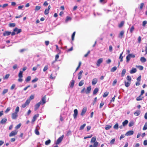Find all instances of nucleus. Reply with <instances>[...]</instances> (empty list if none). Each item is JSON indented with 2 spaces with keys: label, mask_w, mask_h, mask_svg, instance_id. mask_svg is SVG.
<instances>
[{
  "label": "nucleus",
  "mask_w": 147,
  "mask_h": 147,
  "mask_svg": "<svg viewBox=\"0 0 147 147\" xmlns=\"http://www.w3.org/2000/svg\"><path fill=\"white\" fill-rule=\"evenodd\" d=\"M64 137V135H63L61 136L57 140L56 142L55 143V144H58L60 143H61L62 141V140Z\"/></svg>",
  "instance_id": "nucleus-1"
},
{
  "label": "nucleus",
  "mask_w": 147,
  "mask_h": 147,
  "mask_svg": "<svg viewBox=\"0 0 147 147\" xmlns=\"http://www.w3.org/2000/svg\"><path fill=\"white\" fill-rule=\"evenodd\" d=\"M74 114L73 115L74 118L75 119H76L77 117L78 112L77 109H76L74 110Z\"/></svg>",
  "instance_id": "nucleus-2"
},
{
  "label": "nucleus",
  "mask_w": 147,
  "mask_h": 147,
  "mask_svg": "<svg viewBox=\"0 0 147 147\" xmlns=\"http://www.w3.org/2000/svg\"><path fill=\"white\" fill-rule=\"evenodd\" d=\"M17 132L18 131L16 130H15L14 131H13L9 134V136L10 137H11L14 136L17 134Z\"/></svg>",
  "instance_id": "nucleus-3"
},
{
  "label": "nucleus",
  "mask_w": 147,
  "mask_h": 147,
  "mask_svg": "<svg viewBox=\"0 0 147 147\" xmlns=\"http://www.w3.org/2000/svg\"><path fill=\"white\" fill-rule=\"evenodd\" d=\"M42 104L41 101H40L39 102L36 104L35 106L34 110L35 111H36L39 107L40 105Z\"/></svg>",
  "instance_id": "nucleus-4"
},
{
  "label": "nucleus",
  "mask_w": 147,
  "mask_h": 147,
  "mask_svg": "<svg viewBox=\"0 0 147 147\" xmlns=\"http://www.w3.org/2000/svg\"><path fill=\"white\" fill-rule=\"evenodd\" d=\"M134 132L132 130H130L128 131L125 134L126 136H130L134 134Z\"/></svg>",
  "instance_id": "nucleus-5"
},
{
  "label": "nucleus",
  "mask_w": 147,
  "mask_h": 147,
  "mask_svg": "<svg viewBox=\"0 0 147 147\" xmlns=\"http://www.w3.org/2000/svg\"><path fill=\"white\" fill-rule=\"evenodd\" d=\"M46 96H45H45L43 97H42V98L41 100L40 101H41V102H42L41 105H43L46 102Z\"/></svg>",
  "instance_id": "nucleus-6"
},
{
  "label": "nucleus",
  "mask_w": 147,
  "mask_h": 147,
  "mask_svg": "<svg viewBox=\"0 0 147 147\" xmlns=\"http://www.w3.org/2000/svg\"><path fill=\"white\" fill-rule=\"evenodd\" d=\"M124 33V31L122 30L121 31L120 34L119 35L118 37L121 39L123 37Z\"/></svg>",
  "instance_id": "nucleus-7"
},
{
  "label": "nucleus",
  "mask_w": 147,
  "mask_h": 147,
  "mask_svg": "<svg viewBox=\"0 0 147 147\" xmlns=\"http://www.w3.org/2000/svg\"><path fill=\"white\" fill-rule=\"evenodd\" d=\"M18 114L16 113H13L12 114V118L13 119H16L18 117Z\"/></svg>",
  "instance_id": "nucleus-8"
},
{
  "label": "nucleus",
  "mask_w": 147,
  "mask_h": 147,
  "mask_svg": "<svg viewBox=\"0 0 147 147\" xmlns=\"http://www.w3.org/2000/svg\"><path fill=\"white\" fill-rule=\"evenodd\" d=\"M87 110V108L86 107H85L83 108L82 110V112L81 113V115L83 116L86 113Z\"/></svg>",
  "instance_id": "nucleus-9"
},
{
  "label": "nucleus",
  "mask_w": 147,
  "mask_h": 147,
  "mask_svg": "<svg viewBox=\"0 0 147 147\" xmlns=\"http://www.w3.org/2000/svg\"><path fill=\"white\" fill-rule=\"evenodd\" d=\"M91 90V88L90 86L88 87L86 90L85 91V92L86 94H88L90 93V91Z\"/></svg>",
  "instance_id": "nucleus-10"
},
{
  "label": "nucleus",
  "mask_w": 147,
  "mask_h": 147,
  "mask_svg": "<svg viewBox=\"0 0 147 147\" xmlns=\"http://www.w3.org/2000/svg\"><path fill=\"white\" fill-rule=\"evenodd\" d=\"M51 6L49 5L48 6V8L46 9L44 11V13L45 15H47L49 13V10L51 8Z\"/></svg>",
  "instance_id": "nucleus-11"
},
{
  "label": "nucleus",
  "mask_w": 147,
  "mask_h": 147,
  "mask_svg": "<svg viewBox=\"0 0 147 147\" xmlns=\"http://www.w3.org/2000/svg\"><path fill=\"white\" fill-rule=\"evenodd\" d=\"M103 61V59L102 58H100L98 59L96 63V65L97 66H98L100 65V64Z\"/></svg>",
  "instance_id": "nucleus-12"
},
{
  "label": "nucleus",
  "mask_w": 147,
  "mask_h": 147,
  "mask_svg": "<svg viewBox=\"0 0 147 147\" xmlns=\"http://www.w3.org/2000/svg\"><path fill=\"white\" fill-rule=\"evenodd\" d=\"M39 115L38 114H37L36 115H35L33 117L32 119V122H34L36 120L37 117H38L39 116Z\"/></svg>",
  "instance_id": "nucleus-13"
},
{
  "label": "nucleus",
  "mask_w": 147,
  "mask_h": 147,
  "mask_svg": "<svg viewBox=\"0 0 147 147\" xmlns=\"http://www.w3.org/2000/svg\"><path fill=\"white\" fill-rule=\"evenodd\" d=\"M39 126L38 125H37L35 129V134L37 135H39L40 133L38 131V127H39Z\"/></svg>",
  "instance_id": "nucleus-14"
},
{
  "label": "nucleus",
  "mask_w": 147,
  "mask_h": 147,
  "mask_svg": "<svg viewBox=\"0 0 147 147\" xmlns=\"http://www.w3.org/2000/svg\"><path fill=\"white\" fill-rule=\"evenodd\" d=\"M98 82V80L97 78H95L93 79L92 81V85H94L96 84Z\"/></svg>",
  "instance_id": "nucleus-15"
},
{
  "label": "nucleus",
  "mask_w": 147,
  "mask_h": 147,
  "mask_svg": "<svg viewBox=\"0 0 147 147\" xmlns=\"http://www.w3.org/2000/svg\"><path fill=\"white\" fill-rule=\"evenodd\" d=\"M14 32H17V34H18L22 31L21 29H18L17 28H16L14 30Z\"/></svg>",
  "instance_id": "nucleus-16"
},
{
  "label": "nucleus",
  "mask_w": 147,
  "mask_h": 147,
  "mask_svg": "<svg viewBox=\"0 0 147 147\" xmlns=\"http://www.w3.org/2000/svg\"><path fill=\"white\" fill-rule=\"evenodd\" d=\"M141 111L140 110H137L134 113V114L136 116H138L140 114Z\"/></svg>",
  "instance_id": "nucleus-17"
},
{
  "label": "nucleus",
  "mask_w": 147,
  "mask_h": 147,
  "mask_svg": "<svg viewBox=\"0 0 147 147\" xmlns=\"http://www.w3.org/2000/svg\"><path fill=\"white\" fill-rule=\"evenodd\" d=\"M136 71L137 69L136 68H133L131 70L130 72V74H133L136 73Z\"/></svg>",
  "instance_id": "nucleus-18"
},
{
  "label": "nucleus",
  "mask_w": 147,
  "mask_h": 147,
  "mask_svg": "<svg viewBox=\"0 0 147 147\" xmlns=\"http://www.w3.org/2000/svg\"><path fill=\"white\" fill-rule=\"evenodd\" d=\"M11 33V32L9 31H5L3 33V36H9L10 35V34Z\"/></svg>",
  "instance_id": "nucleus-19"
},
{
  "label": "nucleus",
  "mask_w": 147,
  "mask_h": 147,
  "mask_svg": "<svg viewBox=\"0 0 147 147\" xmlns=\"http://www.w3.org/2000/svg\"><path fill=\"white\" fill-rule=\"evenodd\" d=\"M7 121V119L6 118L3 119L0 121V123L3 124L5 123Z\"/></svg>",
  "instance_id": "nucleus-20"
},
{
  "label": "nucleus",
  "mask_w": 147,
  "mask_h": 147,
  "mask_svg": "<svg viewBox=\"0 0 147 147\" xmlns=\"http://www.w3.org/2000/svg\"><path fill=\"white\" fill-rule=\"evenodd\" d=\"M126 69H123L122 70V72H121V77H123L124 76L125 74L126 73Z\"/></svg>",
  "instance_id": "nucleus-21"
},
{
  "label": "nucleus",
  "mask_w": 147,
  "mask_h": 147,
  "mask_svg": "<svg viewBox=\"0 0 147 147\" xmlns=\"http://www.w3.org/2000/svg\"><path fill=\"white\" fill-rule=\"evenodd\" d=\"M75 81L74 80H72L70 83V87L71 88L73 87Z\"/></svg>",
  "instance_id": "nucleus-22"
},
{
  "label": "nucleus",
  "mask_w": 147,
  "mask_h": 147,
  "mask_svg": "<svg viewBox=\"0 0 147 147\" xmlns=\"http://www.w3.org/2000/svg\"><path fill=\"white\" fill-rule=\"evenodd\" d=\"M98 89L97 88H96L93 91V94L94 95H96V94L97 93V92H98Z\"/></svg>",
  "instance_id": "nucleus-23"
},
{
  "label": "nucleus",
  "mask_w": 147,
  "mask_h": 147,
  "mask_svg": "<svg viewBox=\"0 0 147 147\" xmlns=\"http://www.w3.org/2000/svg\"><path fill=\"white\" fill-rule=\"evenodd\" d=\"M71 18L70 17L67 16L66 17V20H65V22H67L69 21H71Z\"/></svg>",
  "instance_id": "nucleus-24"
},
{
  "label": "nucleus",
  "mask_w": 147,
  "mask_h": 147,
  "mask_svg": "<svg viewBox=\"0 0 147 147\" xmlns=\"http://www.w3.org/2000/svg\"><path fill=\"white\" fill-rule=\"evenodd\" d=\"M96 140V137H92V139L91 141H90V142L91 143H94L95 142V141Z\"/></svg>",
  "instance_id": "nucleus-25"
},
{
  "label": "nucleus",
  "mask_w": 147,
  "mask_h": 147,
  "mask_svg": "<svg viewBox=\"0 0 147 147\" xmlns=\"http://www.w3.org/2000/svg\"><path fill=\"white\" fill-rule=\"evenodd\" d=\"M140 61L142 63H144L146 61V59L144 57H142L140 58Z\"/></svg>",
  "instance_id": "nucleus-26"
},
{
  "label": "nucleus",
  "mask_w": 147,
  "mask_h": 147,
  "mask_svg": "<svg viewBox=\"0 0 147 147\" xmlns=\"http://www.w3.org/2000/svg\"><path fill=\"white\" fill-rule=\"evenodd\" d=\"M117 69V67L116 66H114L112 67L111 69V71L112 72H114Z\"/></svg>",
  "instance_id": "nucleus-27"
},
{
  "label": "nucleus",
  "mask_w": 147,
  "mask_h": 147,
  "mask_svg": "<svg viewBox=\"0 0 147 147\" xmlns=\"http://www.w3.org/2000/svg\"><path fill=\"white\" fill-rule=\"evenodd\" d=\"M128 123V121L127 120H125L122 123V124L123 125V126H125V125H126Z\"/></svg>",
  "instance_id": "nucleus-28"
},
{
  "label": "nucleus",
  "mask_w": 147,
  "mask_h": 147,
  "mask_svg": "<svg viewBox=\"0 0 147 147\" xmlns=\"http://www.w3.org/2000/svg\"><path fill=\"white\" fill-rule=\"evenodd\" d=\"M130 82H125V86L127 87H129V85H130Z\"/></svg>",
  "instance_id": "nucleus-29"
},
{
  "label": "nucleus",
  "mask_w": 147,
  "mask_h": 147,
  "mask_svg": "<svg viewBox=\"0 0 147 147\" xmlns=\"http://www.w3.org/2000/svg\"><path fill=\"white\" fill-rule=\"evenodd\" d=\"M112 127V126L110 125H106L105 128V129L106 130H108L109 129H110Z\"/></svg>",
  "instance_id": "nucleus-30"
},
{
  "label": "nucleus",
  "mask_w": 147,
  "mask_h": 147,
  "mask_svg": "<svg viewBox=\"0 0 147 147\" xmlns=\"http://www.w3.org/2000/svg\"><path fill=\"white\" fill-rule=\"evenodd\" d=\"M124 22L123 21H121L120 23L119 24V28L121 27L124 25Z\"/></svg>",
  "instance_id": "nucleus-31"
},
{
  "label": "nucleus",
  "mask_w": 147,
  "mask_h": 147,
  "mask_svg": "<svg viewBox=\"0 0 147 147\" xmlns=\"http://www.w3.org/2000/svg\"><path fill=\"white\" fill-rule=\"evenodd\" d=\"M22 74L23 72L21 71H20L18 74V76L20 78H22L23 77Z\"/></svg>",
  "instance_id": "nucleus-32"
},
{
  "label": "nucleus",
  "mask_w": 147,
  "mask_h": 147,
  "mask_svg": "<svg viewBox=\"0 0 147 147\" xmlns=\"http://www.w3.org/2000/svg\"><path fill=\"white\" fill-rule=\"evenodd\" d=\"M147 129V122L145 123V125L143 127V129L144 130H146Z\"/></svg>",
  "instance_id": "nucleus-33"
},
{
  "label": "nucleus",
  "mask_w": 147,
  "mask_h": 147,
  "mask_svg": "<svg viewBox=\"0 0 147 147\" xmlns=\"http://www.w3.org/2000/svg\"><path fill=\"white\" fill-rule=\"evenodd\" d=\"M119 128V125L118 123H116L113 126V128L116 129H118Z\"/></svg>",
  "instance_id": "nucleus-34"
},
{
  "label": "nucleus",
  "mask_w": 147,
  "mask_h": 147,
  "mask_svg": "<svg viewBox=\"0 0 147 147\" xmlns=\"http://www.w3.org/2000/svg\"><path fill=\"white\" fill-rule=\"evenodd\" d=\"M86 125V124L85 123L83 125H82L80 127V130H82L83 129L85 126Z\"/></svg>",
  "instance_id": "nucleus-35"
},
{
  "label": "nucleus",
  "mask_w": 147,
  "mask_h": 147,
  "mask_svg": "<svg viewBox=\"0 0 147 147\" xmlns=\"http://www.w3.org/2000/svg\"><path fill=\"white\" fill-rule=\"evenodd\" d=\"M84 80H82L79 83V86H82L84 84Z\"/></svg>",
  "instance_id": "nucleus-36"
},
{
  "label": "nucleus",
  "mask_w": 147,
  "mask_h": 147,
  "mask_svg": "<svg viewBox=\"0 0 147 147\" xmlns=\"http://www.w3.org/2000/svg\"><path fill=\"white\" fill-rule=\"evenodd\" d=\"M134 124V123L132 121H130L129 124V126L131 127Z\"/></svg>",
  "instance_id": "nucleus-37"
},
{
  "label": "nucleus",
  "mask_w": 147,
  "mask_h": 147,
  "mask_svg": "<svg viewBox=\"0 0 147 147\" xmlns=\"http://www.w3.org/2000/svg\"><path fill=\"white\" fill-rule=\"evenodd\" d=\"M123 52L121 53L120 55L119 58L120 59V61L122 62L123 61V57H122V55L123 54Z\"/></svg>",
  "instance_id": "nucleus-38"
},
{
  "label": "nucleus",
  "mask_w": 147,
  "mask_h": 147,
  "mask_svg": "<svg viewBox=\"0 0 147 147\" xmlns=\"http://www.w3.org/2000/svg\"><path fill=\"white\" fill-rule=\"evenodd\" d=\"M51 140H48L46 141L45 142V144L46 145H48L51 143Z\"/></svg>",
  "instance_id": "nucleus-39"
},
{
  "label": "nucleus",
  "mask_w": 147,
  "mask_h": 147,
  "mask_svg": "<svg viewBox=\"0 0 147 147\" xmlns=\"http://www.w3.org/2000/svg\"><path fill=\"white\" fill-rule=\"evenodd\" d=\"M109 94V92H106L104 93L103 96V97H107Z\"/></svg>",
  "instance_id": "nucleus-40"
},
{
  "label": "nucleus",
  "mask_w": 147,
  "mask_h": 147,
  "mask_svg": "<svg viewBox=\"0 0 147 147\" xmlns=\"http://www.w3.org/2000/svg\"><path fill=\"white\" fill-rule=\"evenodd\" d=\"M131 58L130 56H129V54L127 55L126 57V61L127 62H128L129 61L130 59Z\"/></svg>",
  "instance_id": "nucleus-41"
},
{
  "label": "nucleus",
  "mask_w": 147,
  "mask_h": 147,
  "mask_svg": "<svg viewBox=\"0 0 147 147\" xmlns=\"http://www.w3.org/2000/svg\"><path fill=\"white\" fill-rule=\"evenodd\" d=\"M98 142H94L93 147H97L98 146Z\"/></svg>",
  "instance_id": "nucleus-42"
},
{
  "label": "nucleus",
  "mask_w": 147,
  "mask_h": 147,
  "mask_svg": "<svg viewBox=\"0 0 147 147\" xmlns=\"http://www.w3.org/2000/svg\"><path fill=\"white\" fill-rule=\"evenodd\" d=\"M115 138L112 139L110 142V144H114L115 141Z\"/></svg>",
  "instance_id": "nucleus-43"
},
{
  "label": "nucleus",
  "mask_w": 147,
  "mask_h": 147,
  "mask_svg": "<svg viewBox=\"0 0 147 147\" xmlns=\"http://www.w3.org/2000/svg\"><path fill=\"white\" fill-rule=\"evenodd\" d=\"M31 79V77L30 76H28L26 79V82H28L30 81Z\"/></svg>",
  "instance_id": "nucleus-44"
},
{
  "label": "nucleus",
  "mask_w": 147,
  "mask_h": 147,
  "mask_svg": "<svg viewBox=\"0 0 147 147\" xmlns=\"http://www.w3.org/2000/svg\"><path fill=\"white\" fill-rule=\"evenodd\" d=\"M11 109V108L10 107H8L7 108V109L5 110V113H7Z\"/></svg>",
  "instance_id": "nucleus-45"
},
{
  "label": "nucleus",
  "mask_w": 147,
  "mask_h": 147,
  "mask_svg": "<svg viewBox=\"0 0 147 147\" xmlns=\"http://www.w3.org/2000/svg\"><path fill=\"white\" fill-rule=\"evenodd\" d=\"M134 30V26H132L130 29V32L131 33H132Z\"/></svg>",
  "instance_id": "nucleus-46"
},
{
  "label": "nucleus",
  "mask_w": 147,
  "mask_h": 147,
  "mask_svg": "<svg viewBox=\"0 0 147 147\" xmlns=\"http://www.w3.org/2000/svg\"><path fill=\"white\" fill-rule=\"evenodd\" d=\"M48 67L47 65H46L45 66L44 68L43 71L44 72H45L48 69Z\"/></svg>",
  "instance_id": "nucleus-47"
},
{
  "label": "nucleus",
  "mask_w": 147,
  "mask_h": 147,
  "mask_svg": "<svg viewBox=\"0 0 147 147\" xmlns=\"http://www.w3.org/2000/svg\"><path fill=\"white\" fill-rule=\"evenodd\" d=\"M8 90L7 89H4L2 92V94L4 95L8 92Z\"/></svg>",
  "instance_id": "nucleus-48"
},
{
  "label": "nucleus",
  "mask_w": 147,
  "mask_h": 147,
  "mask_svg": "<svg viewBox=\"0 0 147 147\" xmlns=\"http://www.w3.org/2000/svg\"><path fill=\"white\" fill-rule=\"evenodd\" d=\"M16 24L15 23H10L9 24V26L10 27H14L15 26Z\"/></svg>",
  "instance_id": "nucleus-49"
},
{
  "label": "nucleus",
  "mask_w": 147,
  "mask_h": 147,
  "mask_svg": "<svg viewBox=\"0 0 147 147\" xmlns=\"http://www.w3.org/2000/svg\"><path fill=\"white\" fill-rule=\"evenodd\" d=\"M75 33H76V32H74L72 35V36H71V39H72V40H73L74 39V36H75Z\"/></svg>",
  "instance_id": "nucleus-50"
},
{
  "label": "nucleus",
  "mask_w": 147,
  "mask_h": 147,
  "mask_svg": "<svg viewBox=\"0 0 147 147\" xmlns=\"http://www.w3.org/2000/svg\"><path fill=\"white\" fill-rule=\"evenodd\" d=\"M40 6H36L35 7V11H38L40 9Z\"/></svg>",
  "instance_id": "nucleus-51"
},
{
  "label": "nucleus",
  "mask_w": 147,
  "mask_h": 147,
  "mask_svg": "<svg viewBox=\"0 0 147 147\" xmlns=\"http://www.w3.org/2000/svg\"><path fill=\"white\" fill-rule=\"evenodd\" d=\"M126 78L129 82H130L131 78L130 76H128Z\"/></svg>",
  "instance_id": "nucleus-52"
},
{
  "label": "nucleus",
  "mask_w": 147,
  "mask_h": 147,
  "mask_svg": "<svg viewBox=\"0 0 147 147\" xmlns=\"http://www.w3.org/2000/svg\"><path fill=\"white\" fill-rule=\"evenodd\" d=\"M38 80V78H35V79H34L32 81V83H34L35 82H37Z\"/></svg>",
  "instance_id": "nucleus-53"
},
{
  "label": "nucleus",
  "mask_w": 147,
  "mask_h": 147,
  "mask_svg": "<svg viewBox=\"0 0 147 147\" xmlns=\"http://www.w3.org/2000/svg\"><path fill=\"white\" fill-rule=\"evenodd\" d=\"M30 100H29V99H28L25 102V103L27 105H28L29 103H30Z\"/></svg>",
  "instance_id": "nucleus-54"
},
{
  "label": "nucleus",
  "mask_w": 147,
  "mask_h": 147,
  "mask_svg": "<svg viewBox=\"0 0 147 147\" xmlns=\"http://www.w3.org/2000/svg\"><path fill=\"white\" fill-rule=\"evenodd\" d=\"M140 95L139 96V97H138L136 98V100L137 101H140V100H141L142 99V98H141L140 96Z\"/></svg>",
  "instance_id": "nucleus-55"
},
{
  "label": "nucleus",
  "mask_w": 147,
  "mask_h": 147,
  "mask_svg": "<svg viewBox=\"0 0 147 147\" xmlns=\"http://www.w3.org/2000/svg\"><path fill=\"white\" fill-rule=\"evenodd\" d=\"M19 107H16V109H15V113H18V112L19 111Z\"/></svg>",
  "instance_id": "nucleus-56"
},
{
  "label": "nucleus",
  "mask_w": 147,
  "mask_h": 147,
  "mask_svg": "<svg viewBox=\"0 0 147 147\" xmlns=\"http://www.w3.org/2000/svg\"><path fill=\"white\" fill-rule=\"evenodd\" d=\"M9 76L10 75L9 74H7L3 78L4 79H7L9 77Z\"/></svg>",
  "instance_id": "nucleus-57"
},
{
  "label": "nucleus",
  "mask_w": 147,
  "mask_h": 147,
  "mask_svg": "<svg viewBox=\"0 0 147 147\" xmlns=\"http://www.w3.org/2000/svg\"><path fill=\"white\" fill-rule=\"evenodd\" d=\"M147 24V21L145 20L143 22L142 26H145Z\"/></svg>",
  "instance_id": "nucleus-58"
},
{
  "label": "nucleus",
  "mask_w": 147,
  "mask_h": 147,
  "mask_svg": "<svg viewBox=\"0 0 147 147\" xmlns=\"http://www.w3.org/2000/svg\"><path fill=\"white\" fill-rule=\"evenodd\" d=\"M144 5V3H142L140 4V9H142L143 8V7Z\"/></svg>",
  "instance_id": "nucleus-59"
},
{
  "label": "nucleus",
  "mask_w": 147,
  "mask_h": 147,
  "mask_svg": "<svg viewBox=\"0 0 147 147\" xmlns=\"http://www.w3.org/2000/svg\"><path fill=\"white\" fill-rule=\"evenodd\" d=\"M129 56H130V58H134L135 57V56L134 55L132 54H129Z\"/></svg>",
  "instance_id": "nucleus-60"
},
{
  "label": "nucleus",
  "mask_w": 147,
  "mask_h": 147,
  "mask_svg": "<svg viewBox=\"0 0 147 147\" xmlns=\"http://www.w3.org/2000/svg\"><path fill=\"white\" fill-rule=\"evenodd\" d=\"M34 95H31L30 96V98H29L28 99H29V100H30V101L31 100H32V99H34Z\"/></svg>",
  "instance_id": "nucleus-61"
},
{
  "label": "nucleus",
  "mask_w": 147,
  "mask_h": 147,
  "mask_svg": "<svg viewBox=\"0 0 147 147\" xmlns=\"http://www.w3.org/2000/svg\"><path fill=\"white\" fill-rule=\"evenodd\" d=\"M140 70H142L143 69V67L141 65H139L138 67Z\"/></svg>",
  "instance_id": "nucleus-62"
},
{
  "label": "nucleus",
  "mask_w": 147,
  "mask_h": 147,
  "mask_svg": "<svg viewBox=\"0 0 147 147\" xmlns=\"http://www.w3.org/2000/svg\"><path fill=\"white\" fill-rule=\"evenodd\" d=\"M21 125L20 123L16 127V128L17 129H18L21 126Z\"/></svg>",
  "instance_id": "nucleus-63"
},
{
  "label": "nucleus",
  "mask_w": 147,
  "mask_h": 147,
  "mask_svg": "<svg viewBox=\"0 0 147 147\" xmlns=\"http://www.w3.org/2000/svg\"><path fill=\"white\" fill-rule=\"evenodd\" d=\"M145 51L146 52L145 55L147 54V44L146 45V46L145 47Z\"/></svg>",
  "instance_id": "nucleus-64"
}]
</instances>
